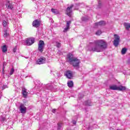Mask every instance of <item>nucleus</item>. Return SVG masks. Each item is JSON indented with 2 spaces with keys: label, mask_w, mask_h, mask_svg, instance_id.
I'll return each instance as SVG.
<instances>
[{
  "label": "nucleus",
  "mask_w": 130,
  "mask_h": 130,
  "mask_svg": "<svg viewBox=\"0 0 130 130\" xmlns=\"http://www.w3.org/2000/svg\"><path fill=\"white\" fill-rule=\"evenodd\" d=\"M82 21H84V17H82Z\"/></svg>",
  "instance_id": "obj_35"
},
{
  "label": "nucleus",
  "mask_w": 130,
  "mask_h": 130,
  "mask_svg": "<svg viewBox=\"0 0 130 130\" xmlns=\"http://www.w3.org/2000/svg\"><path fill=\"white\" fill-rule=\"evenodd\" d=\"M60 46H61V44H60V43L57 42L56 43V47L58 48H59V47H60Z\"/></svg>",
  "instance_id": "obj_28"
},
{
  "label": "nucleus",
  "mask_w": 130,
  "mask_h": 130,
  "mask_svg": "<svg viewBox=\"0 0 130 130\" xmlns=\"http://www.w3.org/2000/svg\"><path fill=\"white\" fill-rule=\"evenodd\" d=\"M73 124H76L77 123V122H76V121H73Z\"/></svg>",
  "instance_id": "obj_34"
},
{
  "label": "nucleus",
  "mask_w": 130,
  "mask_h": 130,
  "mask_svg": "<svg viewBox=\"0 0 130 130\" xmlns=\"http://www.w3.org/2000/svg\"><path fill=\"white\" fill-rule=\"evenodd\" d=\"M2 120H3V121H5V120H6V118L5 117H3L2 118Z\"/></svg>",
  "instance_id": "obj_32"
},
{
  "label": "nucleus",
  "mask_w": 130,
  "mask_h": 130,
  "mask_svg": "<svg viewBox=\"0 0 130 130\" xmlns=\"http://www.w3.org/2000/svg\"><path fill=\"white\" fill-rule=\"evenodd\" d=\"M46 60V59H45V57H41L37 60V64H42L43 63H45Z\"/></svg>",
  "instance_id": "obj_8"
},
{
  "label": "nucleus",
  "mask_w": 130,
  "mask_h": 130,
  "mask_svg": "<svg viewBox=\"0 0 130 130\" xmlns=\"http://www.w3.org/2000/svg\"><path fill=\"white\" fill-rule=\"evenodd\" d=\"M56 111H57V109H53L52 110V112L53 113H56Z\"/></svg>",
  "instance_id": "obj_30"
},
{
  "label": "nucleus",
  "mask_w": 130,
  "mask_h": 130,
  "mask_svg": "<svg viewBox=\"0 0 130 130\" xmlns=\"http://www.w3.org/2000/svg\"><path fill=\"white\" fill-rule=\"evenodd\" d=\"M107 42L104 40H96L93 42H90L88 45L89 51L102 52L107 48Z\"/></svg>",
  "instance_id": "obj_1"
},
{
  "label": "nucleus",
  "mask_w": 130,
  "mask_h": 130,
  "mask_svg": "<svg viewBox=\"0 0 130 130\" xmlns=\"http://www.w3.org/2000/svg\"><path fill=\"white\" fill-rule=\"evenodd\" d=\"M71 25V21H67L66 28H64L63 32H68L70 30V26Z\"/></svg>",
  "instance_id": "obj_12"
},
{
  "label": "nucleus",
  "mask_w": 130,
  "mask_h": 130,
  "mask_svg": "<svg viewBox=\"0 0 130 130\" xmlns=\"http://www.w3.org/2000/svg\"><path fill=\"white\" fill-rule=\"evenodd\" d=\"M4 27H7V21H4L3 22Z\"/></svg>",
  "instance_id": "obj_29"
},
{
  "label": "nucleus",
  "mask_w": 130,
  "mask_h": 130,
  "mask_svg": "<svg viewBox=\"0 0 130 130\" xmlns=\"http://www.w3.org/2000/svg\"><path fill=\"white\" fill-rule=\"evenodd\" d=\"M76 58V57H75V55H74V54H73V53H69L67 55V58H68V61H69L70 63V62L73 61Z\"/></svg>",
  "instance_id": "obj_7"
},
{
  "label": "nucleus",
  "mask_w": 130,
  "mask_h": 130,
  "mask_svg": "<svg viewBox=\"0 0 130 130\" xmlns=\"http://www.w3.org/2000/svg\"><path fill=\"white\" fill-rule=\"evenodd\" d=\"M6 6L7 9H10V10H13V6H12V4L10 3V1L7 2Z\"/></svg>",
  "instance_id": "obj_16"
},
{
  "label": "nucleus",
  "mask_w": 130,
  "mask_h": 130,
  "mask_svg": "<svg viewBox=\"0 0 130 130\" xmlns=\"http://www.w3.org/2000/svg\"><path fill=\"white\" fill-rule=\"evenodd\" d=\"M25 42L26 45L30 46L35 42V39H34V38H27L25 39Z\"/></svg>",
  "instance_id": "obj_5"
},
{
  "label": "nucleus",
  "mask_w": 130,
  "mask_h": 130,
  "mask_svg": "<svg viewBox=\"0 0 130 130\" xmlns=\"http://www.w3.org/2000/svg\"><path fill=\"white\" fill-rule=\"evenodd\" d=\"M10 36V34L8 33V29L4 30V37L7 38Z\"/></svg>",
  "instance_id": "obj_21"
},
{
  "label": "nucleus",
  "mask_w": 130,
  "mask_h": 130,
  "mask_svg": "<svg viewBox=\"0 0 130 130\" xmlns=\"http://www.w3.org/2000/svg\"><path fill=\"white\" fill-rule=\"evenodd\" d=\"M61 125H62V123H58V129H60V128H61Z\"/></svg>",
  "instance_id": "obj_27"
},
{
  "label": "nucleus",
  "mask_w": 130,
  "mask_h": 130,
  "mask_svg": "<svg viewBox=\"0 0 130 130\" xmlns=\"http://www.w3.org/2000/svg\"><path fill=\"white\" fill-rule=\"evenodd\" d=\"M14 72H15V69H14V68H12L10 71V75L12 76V75L14 74Z\"/></svg>",
  "instance_id": "obj_25"
},
{
  "label": "nucleus",
  "mask_w": 130,
  "mask_h": 130,
  "mask_svg": "<svg viewBox=\"0 0 130 130\" xmlns=\"http://www.w3.org/2000/svg\"><path fill=\"white\" fill-rule=\"evenodd\" d=\"M104 21H101L99 22H96L94 23L95 26H102V25H104Z\"/></svg>",
  "instance_id": "obj_19"
},
{
  "label": "nucleus",
  "mask_w": 130,
  "mask_h": 130,
  "mask_svg": "<svg viewBox=\"0 0 130 130\" xmlns=\"http://www.w3.org/2000/svg\"><path fill=\"white\" fill-rule=\"evenodd\" d=\"M118 87L116 85H111L109 86L110 90H114L116 91L118 90Z\"/></svg>",
  "instance_id": "obj_15"
},
{
  "label": "nucleus",
  "mask_w": 130,
  "mask_h": 130,
  "mask_svg": "<svg viewBox=\"0 0 130 130\" xmlns=\"http://www.w3.org/2000/svg\"><path fill=\"white\" fill-rule=\"evenodd\" d=\"M22 92L23 98H27V96L28 95V92H27V89L25 88H23L22 89Z\"/></svg>",
  "instance_id": "obj_13"
},
{
  "label": "nucleus",
  "mask_w": 130,
  "mask_h": 130,
  "mask_svg": "<svg viewBox=\"0 0 130 130\" xmlns=\"http://www.w3.org/2000/svg\"><path fill=\"white\" fill-rule=\"evenodd\" d=\"M67 85L69 88H72V87H74V82L69 81L68 82Z\"/></svg>",
  "instance_id": "obj_20"
},
{
  "label": "nucleus",
  "mask_w": 130,
  "mask_h": 130,
  "mask_svg": "<svg viewBox=\"0 0 130 130\" xmlns=\"http://www.w3.org/2000/svg\"><path fill=\"white\" fill-rule=\"evenodd\" d=\"M125 90H126V87H125V86H123L122 85H120L119 86H118V91H125Z\"/></svg>",
  "instance_id": "obj_14"
},
{
  "label": "nucleus",
  "mask_w": 130,
  "mask_h": 130,
  "mask_svg": "<svg viewBox=\"0 0 130 130\" xmlns=\"http://www.w3.org/2000/svg\"><path fill=\"white\" fill-rule=\"evenodd\" d=\"M3 52H7L8 51V48L7 47V45H4L2 47Z\"/></svg>",
  "instance_id": "obj_22"
},
{
  "label": "nucleus",
  "mask_w": 130,
  "mask_h": 130,
  "mask_svg": "<svg viewBox=\"0 0 130 130\" xmlns=\"http://www.w3.org/2000/svg\"><path fill=\"white\" fill-rule=\"evenodd\" d=\"M127 50V49H126V48H123L121 50L122 54H125V53H126Z\"/></svg>",
  "instance_id": "obj_23"
},
{
  "label": "nucleus",
  "mask_w": 130,
  "mask_h": 130,
  "mask_svg": "<svg viewBox=\"0 0 130 130\" xmlns=\"http://www.w3.org/2000/svg\"><path fill=\"white\" fill-rule=\"evenodd\" d=\"M114 36L115 37V39L114 40L113 45L115 47H117V46H118V44H119V42H120V37L116 34H115Z\"/></svg>",
  "instance_id": "obj_4"
},
{
  "label": "nucleus",
  "mask_w": 130,
  "mask_h": 130,
  "mask_svg": "<svg viewBox=\"0 0 130 130\" xmlns=\"http://www.w3.org/2000/svg\"><path fill=\"white\" fill-rule=\"evenodd\" d=\"M73 72L68 70L66 72V76L68 79H72L73 78Z\"/></svg>",
  "instance_id": "obj_10"
},
{
  "label": "nucleus",
  "mask_w": 130,
  "mask_h": 130,
  "mask_svg": "<svg viewBox=\"0 0 130 130\" xmlns=\"http://www.w3.org/2000/svg\"><path fill=\"white\" fill-rule=\"evenodd\" d=\"M38 45V50L40 52H43V50L44 49V47L45 46V44L44 43V41L42 40H40Z\"/></svg>",
  "instance_id": "obj_3"
},
{
  "label": "nucleus",
  "mask_w": 130,
  "mask_h": 130,
  "mask_svg": "<svg viewBox=\"0 0 130 130\" xmlns=\"http://www.w3.org/2000/svg\"><path fill=\"white\" fill-rule=\"evenodd\" d=\"M32 26L35 28H38L40 26V21L38 19H36L33 21Z\"/></svg>",
  "instance_id": "obj_9"
},
{
  "label": "nucleus",
  "mask_w": 130,
  "mask_h": 130,
  "mask_svg": "<svg viewBox=\"0 0 130 130\" xmlns=\"http://www.w3.org/2000/svg\"><path fill=\"white\" fill-rule=\"evenodd\" d=\"M5 66H7V63H6V62H4L3 63V68H2V72H5Z\"/></svg>",
  "instance_id": "obj_26"
},
{
  "label": "nucleus",
  "mask_w": 130,
  "mask_h": 130,
  "mask_svg": "<svg viewBox=\"0 0 130 130\" xmlns=\"http://www.w3.org/2000/svg\"><path fill=\"white\" fill-rule=\"evenodd\" d=\"M73 8H74V5H71L66 9L67 15H68L69 17H72V13H73Z\"/></svg>",
  "instance_id": "obj_6"
},
{
  "label": "nucleus",
  "mask_w": 130,
  "mask_h": 130,
  "mask_svg": "<svg viewBox=\"0 0 130 130\" xmlns=\"http://www.w3.org/2000/svg\"><path fill=\"white\" fill-rule=\"evenodd\" d=\"M51 11L52 13H53V14H55V15H58V14H59V11L57 9L52 8L51 9Z\"/></svg>",
  "instance_id": "obj_17"
},
{
  "label": "nucleus",
  "mask_w": 130,
  "mask_h": 130,
  "mask_svg": "<svg viewBox=\"0 0 130 130\" xmlns=\"http://www.w3.org/2000/svg\"><path fill=\"white\" fill-rule=\"evenodd\" d=\"M17 46H16L13 49V52L14 53L16 52V51H17Z\"/></svg>",
  "instance_id": "obj_31"
},
{
  "label": "nucleus",
  "mask_w": 130,
  "mask_h": 130,
  "mask_svg": "<svg viewBox=\"0 0 130 130\" xmlns=\"http://www.w3.org/2000/svg\"><path fill=\"white\" fill-rule=\"evenodd\" d=\"M127 63L129 64L130 63V59H128L127 61Z\"/></svg>",
  "instance_id": "obj_33"
},
{
  "label": "nucleus",
  "mask_w": 130,
  "mask_h": 130,
  "mask_svg": "<svg viewBox=\"0 0 130 130\" xmlns=\"http://www.w3.org/2000/svg\"><path fill=\"white\" fill-rule=\"evenodd\" d=\"M95 34L96 35L100 36L101 34H102V31L100 30H99L96 32Z\"/></svg>",
  "instance_id": "obj_24"
},
{
  "label": "nucleus",
  "mask_w": 130,
  "mask_h": 130,
  "mask_svg": "<svg viewBox=\"0 0 130 130\" xmlns=\"http://www.w3.org/2000/svg\"><path fill=\"white\" fill-rule=\"evenodd\" d=\"M20 111H21V113H25L26 110H27V108L23 104H21L19 107Z\"/></svg>",
  "instance_id": "obj_11"
},
{
  "label": "nucleus",
  "mask_w": 130,
  "mask_h": 130,
  "mask_svg": "<svg viewBox=\"0 0 130 130\" xmlns=\"http://www.w3.org/2000/svg\"><path fill=\"white\" fill-rule=\"evenodd\" d=\"M3 90L5 89L4 87H3Z\"/></svg>",
  "instance_id": "obj_36"
},
{
  "label": "nucleus",
  "mask_w": 130,
  "mask_h": 130,
  "mask_svg": "<svg viewBox=\"0 0 130 130\" xmlns=\"http://www.w3.org/2000/svg\"><path fill=\"white\" fill-rule=\"evenodd\" d=\"M84 105L86 106H91L92 105V102L91 101H86L84 103Z\"/></svg>",
  "instance_id": "obj_18"
},
{
  "label": "nucleus",
  "mask_w": 130,
  "mask_h": 130,
  "mask_svg": "<svg viewBox=\"0 0 130 130\" xmlns=\"http://www.w3.org/2000/svg\"><path fill=\"white\" fill-rule=\"evenodd\" d=\"M81 61L78 58H75L73 61L70 62V64H72L74 68H75L76 70L80 69V63Z\"/></svg>",
  "instance_id": "obj_2"
}]
</instances>
